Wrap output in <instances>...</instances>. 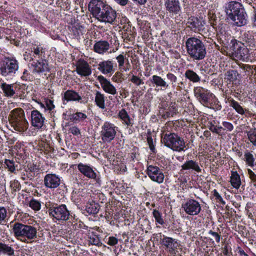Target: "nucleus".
Segmentation results:
<instances>
[{"label": "nucleus", "instance_id": "nucleus-48", "mask_svg": "<svg viewBox=\"0 0 256 256\" xmlns=\"http://www.w3.org/2000/svg\"><path fill=\"white\" fill-rule=\"evenodd\" d=\"M166 78L168 80L170 81V83L173 86H174V84L177 82L178 78L176 76H175L174 74L168 72L166 74Z\"/></svg>", "mask_w": 256, "mask_h": 256}, {"label": "nucleus", "instance_id": "nucleus-20", "mask_svg": "<svg viewBox=\"0 0 256 256\" xmlns=\"http://www.w3.org/2000/svg\"><path fill=\"white\" fill-rule=\"evenodd\" d=\"M204 21L198 19V18L191 16L187 22L188 26L194 32L200 31L204 29Z\"/></svg>", "mask_w": 256, "mask_h": 256}, {"label": "nucleus", "instance_id": "nucleus-44", "mask_svg": "<svg viewBox=\"0 0 256 256\" xmlns=\"http://www.w3.org/2000/svg\"><path fill=\"white\" fill-rule=\"evenodd\" d=\"M244 160L246 164L249 166L252 167L254 166V158L253 155L250 152H246L244 154Z\"/></svg>", "mask_w": 256, "mask_h": 256}, {"label": "nucleus", "instance_id": "nucleus-26", "mask_svg": "<svg viewBox=\"0 0 256 256\" xmlns=\"http://www.w3.org/2000/svg\"><path fill=\"white\" fill-rule=\"evenodd\" d=\"M162 244L163 246H164L171 253L174 252L175 250L179 246L178 243L174 239L166 236H164L162 240Z\"/></svg>", "mask_w": 256, "mask_h": 256}, {"label": "nucleus", "instance_id": "nucleus-60", "mask_svg": "<svg viewBox=\"0 0 256 256\" xmlns=\"http://www.w3.org/2000/svg\"><path fill=\"white\" fill-rule=\"evenodd\" d=\"M209 234L212 235L216 239V240L217 242H219L220 239V236L217 232H213L212 230H210L208 232Z\"/></svg>", "mask_w": 256, "mask_h": 256}, {"label": "nucleus", "instance_id": "nucleus-53", "mask_svg": "<svg viewBox=\"0 0 256 256\" xmlns=\"http://www.w3.org/2000/svg\"><path fill=\"white\" fill-rule=\"evenodd\" d=\"M118 242V240L114 236H110L108 238L107 244L110 246H114Z\"/></svg>", "mask_w": 256, "mask_h": 256}, {"label": "nucleus", "instance_id": "nucleus-16", "mask_svg": "<svg viewBox=\"0 0 256 256\" xmlns=\"http://www.w3.org/2000/svg\"><path fill=\"white\" fill-rule=\"evenodd\" d=\"M166 10L172 14H179L181 11L180 2L178 0H165Z\"/></svg>", "mask_w": 256, "mask_h": 256}, {"label": "nucleus", "instance_id": "nucleus-27", "mask_svg": "<svg viewBox=\"0 0 256 256\" xmlns=\"http://www.w3.org/2000/svg\"><path fill=\"white\" fill-rule=\"evenodd\" d=\"M34 67L33 73H40L48 70V64L46 60H42L41 61L34 62L32 64Z\"/></svg>", "mask_w": 256, "mask_h": 256}, {"label": "nucleus", "instance_id": "nucleus-29", "mask_svg": "<svg viewBox=\"0 0 256 256\" xmlns=\"http://www.w3.org/2000/svg\"><path fill=\"white\" fill-rule=\"evenodd\" d=\"M109 47L110 44L107 41L100 40L94 44V49L95 52L102 54L106 52L109 49Z\"/></svg>", "mask_w": 256, "mask_h": 256}, {"label": "nucleus", "instance_id": "nucleus-22", "mask_svg": "<svg viewBox=\"0 0 256 256\" xmlns=\"http://www.w3.org/2000/svg\"><path fill=\"white\" fill-rule=\"evenodd\" d=\"M98 69L104 74H111L114 72V63L110 60H104L98 64Z\"/></svg>", "mask_w": 256, "mask_h": 256}, {"label": "nucleus", "instance_id": "nucleus-13", "mask_svg": "<svg viewBox=\"0 0 256 256\" xmlns=\"http://www.w3.org/2000/svg\"><path fill=\"white\" fill-rule=\"evenodd\" d=\"M240 40L242 45L245 44L246 47H248L252 49L256 46V40L254 38V33L252 31H247L244 32L240 36Z\"/></svg>", "mask_w": 256, "mask_h": 256}, {"label": "nucleus", "instance_id": "nucleus-39", "mask_svg": "<svg viewBox=\"0 0 256 256\" xmlns=\"http://www.w3.org/2000/svg\"><path fill=\"white\" fill-rule=\"evenodd\" d=\"M0 252H2L8 256L14 254V250L8 244L0 242Z\"/></svg>", "mask_w": 256, "mask_h": 256}, {"label": "nucleus", "instance_id": "nucleus-34", "mask_svg": "<svg viewBox=\"0 0 256 256\" xmlns=\"http://www.w3.org/2000/svg\"><path fill=\"white\" fill-rule=\"evenodd\" d=\"M87 118V116L81 112H76L70 116V120L74 123H78L83 122Z\"/></svg>", "mask_w": 256, "mask_h": 256}, {"label": "nucleus", "instance_id": "nucleus-15", "mask_svg": "<svg viewBox=\"0 0 256 256\" xmlns=\"http://www.w3.org/2000/svg\"><path fill=\"white\" fill-rule=\"evenodd\" d=\"M116 11L108 5V8L104 10L98 21L113 24L116 20Z\"/></svg>", "mask_w": 256, "mask_h": 256}, {"label": "nucleus", "instance_id": "nucleus-47", "mask_svg": "<svg viewBox=\"0 0 256 256\" xmlns=\"http://www.w3.org/2000/svg\"><path fill=\"white\" fill-rule=\"evenodd\" d=\"M125 59V56L122 54H120L116 57V60L118 64L119 68H123L125 71H126V69L124 68Z\"/></svg>", "mask_w": 256, "mask_h": 256}, {"label": "nucleus", "instance_id": "nucleus-7", "mask_svg": "<svg viewBox=\"0 0 256 256\" xmlns=\"http://www.w3.org/2000/svg\"><path fill=\"white\" fill-rule=\"evenodd\" d=\"M48 212L50 216L58 220H67L70 215L64 204H54L48 208Z\"/></svg>", "mask_w": 256, "mask_h": 256}, {"label": "nucleus", "instance_id": "nucleus-38", "mask_svg": "<svg viewBox=\"0 0 256 256\" xmlns=\"http://www.w3.org/2000/svg\"><path fill=\"white\" fill-rule=\"evenodd\" d=\"M228 103L230 106L233 108L239 114H244V110L242 107L234 99H228Z\"/></svg>", "mask_w": 256, "mask_h": 256}, {"label": "nucleus", "instance_id": "nucleus-58", "mask_svg": "<svg viewBox=\"0 0 256 256\" xmlns=\"http://www.w3.org/2000/svg\"><path fill=\"white\" fill-rule=\"evenodd\" d=\"M222 126L224 127L225 129H226L228 131H232L234 128L233 125L227 122H222Z\"/></svg>", "mask_w": 256, "mask_h": 256}, {"label": "nucleus", "instance_id": "nucleus-30", "mask_svg": "<svg viewBox=\"0 0 256 256\" xmlns=\"http://www.w3.org/2000/svg\"><path fill=\"white\" fill-rule=\"evenodd\" d=\"M118 118L123 121V123L126 125L128 126L133 125L132 120L130 118L125 109L122 108L119 111Z\"/></svg>", "mask_w": 256, "mask_h": 256}, {"label": "nucleus", "instance_id": "nucleus-63", "mask_svg": "<svg viewBox=\"0 0 256 256\" xmlns=\"http://www.w3.org/2000/svg\"><path fill=\"white\" fill-rule=\"evenodd\" d=\"M248 56L250 57V58H253L252 59L250 58L251 60L256 61V51H254L252 52H251L249 54Z\"/></svg>", "mask_w": 256, "mask_h": 256}, {"label": "nucleus", "instance_id": "nucleus-37", "mask_svg": "<svg viewBox=\"0 0 256 256\" xmlns=\"http://www.w3.org/2000/svg\"><path fill=\"white\" fill-rule=\"evenodd\" d=\"M86 210L89 214H96L99 211V205L94 202L88 204L86 206Z\"/></svg>", "mask_w": 256, "mask_h": 256}, {"label": "nucleus", "instance_id": "nucleus-5", "mask_svg": "<svg viewBox=\"0 0 256 256\" xmlns=\"http://www.w3.org/2000/svg\"><path fill=\"white\" fill-rule=\"evenodd\" d=\"M18 69V62L15 58H5L0 64V74L4 76L14 75Z\"/></svg>", "mask_w": 256, "mask_h": 256}, {"label": "nucleus", "instance_id": "nucleus-1", "mask_svg": "<svg viewBox=\"0 0 256 256\" xmlns=\"http://www.w3.org/2000/svg\"><path fill=\"white\" fill-rule=\"evenodd\" d=\"M186 52L188 56L194 60H200L206 57V46L200 39L190 37L186 42Z\"/></svg>", "mask_w": 256, "mask_h": 256}, {"label": "nucleus", "instance_id": "nucleus-9", "mask_svg": "<svg viewBox=\"0 0 256 256\" xmlns=\"http://www.w3.org/2000/svg\"><path fill=\"white\" fill-rule=\"evenodd\" d=\"M100 136L104 142H110L113 140L116 134V127L108 122H105L102 126Z\"/></svg>", "mask_w": 256, "mask_h": 256}, {"label": "nucleus", "instance_id": "nucleus-61", "mask_svg": "<svg viewBox=\"0 0 256 256\" xmlns=\"http://www.w3.org/2000/svg\"><path fill=\"white\" fill-rule=\"evenodd\" d=\"M240 67V68L244 70H245L246 71H249L251 70L253 67V66H250L248 64H240L239 65Z\"/></svg>", "mask_w": 256, "mask_h": 256}, {"label": "nucleus", "instance_id": "nucleus-12", "mask_svg": "<svg viewBox=\"0 0 256 256\" xmlns=\"http://www.w3.org/2000/svg\"><path fill=\"white\" fill-rule=\"evenodd\" d=\"M247 17V14L242 7V9L238 10L228 18L234 22V24L238 26H242L246 24Z\"/></svg>", "mask_w": 256, "mask_h": 256}, {"label": "nucleus", "instance_id": "nucleus-3", "mask_svg": "<svg viewBox=\"0 0 256 256\" xmlns=\"http://www.w3.org/2000/svg\"><path fill=\"white\" fill-rule=\"evenodd\" d=\"M8 120L12 126L16 131L24 132L28 128V122L25 118L24 111L21 108L12 110L9 114Z\"/></svg>", "mask_w": 256, "mask_h": 256}, {"label": "nucleus", "instance_id": "nucleus-17", "mask_svg": "<svg viewBox=\"0 0 256 256\" xmlns=\"http://www.w3.org/2000/svg\"><path fill=\"white\" fill-rule=\"evenodd\" d=\"M44 186L50 188H55L60 184V178L55 174H48L45 176L44 180Z\"/></svg>", "mask_w": 256, "mask_h": 256}, {"label": "nucleus", "instance_id": "nucleus-14", "mask_svg": "<svg viewBox=\"0 0 256 256\" xmlns=\"http://www.w3.org/2000/svg\"><path fill=\"white\" fill-rule=\"evenodd\" d=\"M194 91L196 98L203 104H206L212 95L208 90L200 86L194 88Z\"/></svg>", "mask_w": 256, "mask_h": 256}, {"label": "nucleus", "instance_id": "nucleus-62", "mask_svg": "<svg viewBox=\"0 0 256 256\" xmlns=\"http://www.w3.org/2000/svg\"><path fill=\"white\" fill-rule=\"evenodd\" d=\"M117 4L122 6H125L128 3V0H114Z\"/></svg>", "mask_w": 256, "mask_h": 256}, {"label": "nucleus", "instance_id": "nucleus-11", "mask_svg": "<svg viewBox=\"0 0 256 256\" xmlns=\"http://www.w3.org/2000/svg\"><path fill=\"white\" fill-rule=\"evenodd\" d=\"M146 174L150 180L158 184H162L164 180V174L162 170L157 166L150 165L146 168Z\"/></svg>", "mask_w": 256, "mask_h": 256}, {"label": "nucleus", "instance_id": "nucleus-57", "mask_svg": "<svg viewBox=\"0 0 256 256\" xmlns=\"http://www.w3.org/2000/svg\"><path fill=\"white\" fill-rule=\"evenodd\" d=\"M34 52L36 55L42 56L44 52V48L40 46H38L36 48H34Z\"/></svg>", "mask_w": 256, "mask_h": 256}, {"label": "nucleus", "instance_id": "nucleus-46", "mask_svg": "<svg viewBox=\"0 0 256 256\" xmlns=\"http://www.w3.org/2000/svg\"><path fill=\"white\" fill-rule=\"evenodd\" d=\"M29 206L34 210L38 211L40 209L41 204L39 201L32 199L29 202Z\"/></svg>", "mask_w": 256, "mask_h": 256}, {"label": "nucleus", "instance_id": "nucleus-4", "mask_svg": "<svg viewBox=\"0 0 256 256\" xmlns=\"http://www.w3.org/2000/svg\"><path fill=\"white\" fill-rule=\"evenodd\" d=\"M162 142L164 145L174 151L182 152L184 150L185 142L183 138L174 133H168L163 134Z\"/></svg>", "mask_w": 256, "mask_h": 256}, {"label": "nucleus", "instance_id": "nucleus-32", "mask_svg": "<svg viewBox=\"0 0 256 256\" xmlns=\"http://www.w3.org/2000/svg\"><path fill=\"white\" fill-rule=\"evenodd\" d=\"M230 183L232 186L236 189H238L240 184L241 180L240 176L237 172H232L230 176Z\"/></svg>", "mask_w": 256, "mask_h": 256}, {"label": "nucleus", "instance_id": "nucleus-6", "mask_svg": "<svg viewBox=\"0 0 256 256\" xmlns=\"http://www.w3.org/2000/svg\"><path fill=\"white\" fill-rule=\"evenodd\" d=\"M229 51L234 59L244 60L248 58V48L240 42H233Z\"/></svg>", "mask_w": 256, "mask_h": 256}, {"label": "nucleus", "instance_id": "nucleus-28", "mask_svg": "<svg viewBox=\"0 0 256 256\" xmlns=\"http://www.w3.org/2000/svg\"><path fill=\"white\" fill-rule=\"evenodd\" d=\"M63 100L68 101H78L82 100V97L80 94L74 90H68L62 96Z\"/></svg>", "mask_w": 256, "mask_h": 256}, {"label": "nucleus", "instance_id": "nucleus-40", "mask_svg": "<svg viewBox=\"0 0 256 256\" xmlns=\"http://www.w3.org/2000/svg\"><path fill=\"white\" fill-rule=\"evenodd\" d=\"M88 244L89 245L92 244L100 247L102 246V242H100L98 236L92 235L88 237Z\"/></svg>", "mask_w": 256, "mask_h": 256}, {"label": "nucleus", "instance_id": "nucleus-21", "mask_svg": "<svg viewBox=\"0 0 256 256\" xmlns=\"http://www.w3.org/2000/svg\"><path fill=\"white\" fill-rule=\"evenodd\" d=\"M76 72L81 76H88L92 73L91 68L87 62L80 60L76 66Z\"/></svg>", "mask_w": 256, "mask_h": 256}, {"label": "nucleus", "instance_id": "nucleus-42", "mask_svg": "<svg viewBox=\"0 0 256 256\" xmlns=\"http://www.w3.org/2000/svg\"><path fill=\"white\" fill-rule=\"evenodd\" d=\"M153 216L156 222L161 225L164 224V220L162 217V214L158 210L154 209L152 212Z\"/></svg>", "mask_w": 256, "mask_h": 256}, {"label": "nucleus", "instance_id": "nucleus-18", "mask_svg": "<svg viewBox=\"0 0 256 256\" xmlns=\"http://www.w3.org/2000/svg\"><path fill=\"white\" fill-rule=\"evenodd\" d=\"M97 80L100 82L104 90L110 94L114 95L116 94V90L115 87L103 76H99Z\"/></svg>", "mask_w": 256, "mask_h": 256}, {"label": "nucleus", "instance_id": "nucleus-52", "mask_svg": "<svg viewBox=\"0 0 256 256\" xmlns=\"http://www.w3.org/2000/svg\"><path fill=\"white\" fill-rule=\"evenodd\" d=\"M10 187L14 192H16L20 190V184L18 180H14L10 182Z\"/></svg>", "mask_w": 256, "mask_h": 256}, {"label": "nucleus", "instance_id": "nucleus-31", "mask_svg": "<svg viewBox=\"0 0 256 256\" xmlns=\"http://www.w3.org/2000/svg\"><path fill=\"white\" fill-rule=\"evenodd\" d=\"M185 77L192 82H200V78L194 70L188 69L187 70L184 74Z\"/></svg>", "mask_w": 256, "mask_h": 256}, {"label": "nucleus", "instance_id": "nucleus-50", "mask_svg": "<svg viewBox=\"0 0 256 256\" xmlns=\"http://www.w3.org/2000/svg\"><path fill=\"white\" fill-rule=\"evenodd\" d=\"M4 164L7 166V168L8 169L9 171L11 172H14L15 170V166L14 164V162L13 160H6L4 162Z\"/></svg>", "mask_w": 256, "mask_h": 256}, {"label": "nucleus", "instance_id": "nucleus-64", "mask_svg": "<svg viewBox=\"0 0 256 256\" xmlns=\"http://www.w3.org/2000/svg\"><path fill=\"white\" fill-rule=\"evenodd\" d=\"M212 192L213 195L216 198V200H218L219 198H220L221 196L216 190H214Z\"/></svg>", "mask_w": 256, "mask_h": 256}, {"label": "nucleus", "instance_id": "nucleus-19", "mask_svg": "<svg viewBox=\"0 0 256 256\" xmlns=\"http://www.w3.org/2000/svg\"><path fill=\"white\" fill-rule=\"evenodd\" d=\"M44 120L42 114L38 110L32 111L31 124L33 126L38 128H41L44 125Z\"/></svg>", "mask_w": 256, "mask_h": 256}, {"label": "nucleus", "instance_id": "nucleus-49", "mask_svg": "<svg viewBox=\"0 0 256 256\" xmlns=\"http://www.w3.org/2000/svg\"><path fill=\"white\" fill-rule=\"evenodd\" d=\"M7 216L6 210L3 206H0V224L4 222Z\"/></svg>", "mask_w": 256, "mask_h": 256}, {"label": "nucleus", "instance_id": "nucleus-55", "mask_svg": "<svg viewBox=\"0 0 256 256\" xmlns=\"http://www.w3.org/2000/svg\"><path fill=\"white\" fill-rule=\"evenodd\" d=\"M45 102L46 108L48 110H52L54 108L55 106L52 100H46Z\"/></svg>", "mask_w": 256, "mask_h": 256}, {"label": "nucleus", "instance_id": "nucleus-36", "mask_svg": "<svg viewBox=\"0 0 256 256\" xmlns=\"http://www.w3.org/2000/svg\"><path fill=\"white\" fill-rule=\"evenodd\" d=\"M1 88H2L5 96H12L15 94V92L13 90L12 86L11 84H8L6 83H2L1 84Z\"/></svg>", "mask_w": 256, "mask_h": 256}, {"label": "nucleus", "instance_id": "nucleus-35", "mask_svg": "<svg viewBox=\"0 0 256 256\" xmlns=\"http://www.w3.org/2000/svg\"><path fill=\"white\" fill-rule=\"evenodd\" d=\"M104 94L98 91L96 92L95 96V102L98 106L102 109L105 108L104 104Z\"/></svg>", "mask_w": 256, "mask_h": 256}, {"label": "nucleus", "instance_id": "nucleus-33", "mask_svg": "<svg viewBox=\"0 0 256 256\" xmlns=\"http://www.w3.org/2000/svg\"><path fill=\"white\" fill-rule=\"evenodd\" d=\"M151 82L154 84L156 86L162 87L167 88L168 86V84L160 76L157 75H154L152 76Z\"/></svg>", "mask_w": 256, "mask_h": 256}, {"label": "nucleus", "instance_id": "nucleus-24", "mask_svg": "<svg viewBox=\"0 0 256 256\" xmlns=\"http://www.w3.org/2000/svg\"><path fill=\"white\" fill-rule=\"evenodd\" d=\"M180 170L181 173L184 170H192L197 172H200L202 169L200 168L198 162L193 160H188L181 166Z\"/></svg>", "mask_w": 256, "mask_h": 256}, {"label": "nucleus", "instance_id": "nucleus-10", "mask_svg": "<svg viewBox=\"0 0 256 256\" xmlns=\"http://www.w3.org/2000/svg\"><path fill=\"white\" fill-rule=\"evenodd\" d=\"M182 208L185 212L190 216L198 214L202 210L200 204L194 199H188L182 204Z\"/></svg>", "mask_w": 256, "mask_h": 256}, {"label": "nucleus", "instance_id": "nucleus-23", "mask_svg": "<svg viewBox=\"0 0 256 256\" xmlns=\"http://www.w3.org/2000/svg\"><path fill=\"white\" fill-rule=\"evenodd\" d=\"M78 170L85 176L92 179L96 178V174L90 166L80 163L78 164Z\"/></svg>", "mask_w": 256, "mask_h": 256}, {"label": "nucleus", "instance_id": "nucleus-56", "mask_svg": "<svg viewBox=\"0 0 256 256\" xmlns=\"http://www.w3.org/2000/svg\"><path fill=\"white\" fill-rule=\"evenodd\" d=\"M147 142L149 146V148L152 152H154L155 148L153 140L150 136L147 138Z\"/></svg>", "mask_w": 256, "mask_h": 256}, {"label": "nucleus", "instance_id": "nucleus-25", "mask_svg": "<svg viewBox=\"0 0 256 256\" xmlns=\"http://www.w3.org/2000/svg\"><path fill=\"white\" fill-rule=\"evenodd\" d=\"M242 5L238 2L232 1L228 2L225 6V12L228 17L236 12L238 10L242 9Z\"/></svg>", "mask_w": 256, "mask_h": 256}, {"label": "nucleus", "instance_id": "nucleus-54", "mask_svg": "<svg viewBox=\"0 0 256 256\" xmlns=\"http://www.w3.org/2000/svg\"><path fill=\"white\" fill-rule=\"evenodd\" d=\"M69 131L70 133L75 136H78L80 134V129L76 126H73L70 128Z\"/></svg>", "mask_w": 256, "mask_h": 256}, {"label": "nucleus", "instance_id": "nucleus-43", "mask_svg": "<svg viewBox=\"0 0 256 256\" xmlns=\"http://www.w3.org/2000/svg\"><path fill=\"white\" fill-rule=\"evenodd\" d=\"M246 134L250 142L256 146V128L251 129L250 131L246 132Z\"/></svg>", "mask_w": 256, "mask_h": 256}, {"label": "nucleus", "instance_id": "nucleus-41", "mask_svg": "<svg viewBox=\"0 0 256 256\" xmlns=\"http://www.w3.org/2000/svg\"><path fill=\"white\" fill-rule=\"evenodd\" d=\"M226 78L230 82L236 81L238 76V72L236 70H229L225 74Z\"/></svg>", "mask_w": 256, "mask_h": 256}, {"label": "nucleus", "instance_id": "nucleus-45", "mask_svg": "<svg viewBox=\"0 0 256 256\" xmlns=\"http://www.w3.org/2000/svg\"><path fill=\"white\" fill-rule=\"evenodd\" d=\"M166 112V114L168 116H172L174 114L177 112V109L176 108V104L172 102L168 108Z\"/></svg>", "mask_w": 256, "mask_h": 256}, {"label": "nucleus", "instance_id": "nucleus-59", "mask_svg": "<svg viewBox=\"0 0 256 256\" xmlns=\"http://www.w3.org/2000/svg\"><path fill=\"white\" fill-rule=\"evenodd\" d=\"M248 172L250 178L253 182H256V174L250 170H248Z\"/></svg>", "mask_w": 256, "mask_h": 256}, {"label": "nucleus", "instance_id": "nucleus-51", "mask_svg": "<svg viewBox=\"0 0 256 256\" xmlns=\"http://www.w3.org/2000/svg\"><path fill=\"white\" fill-rule=\"evenodd\" d=\"M130 80L137 86H139L141 84H143L144 83L140 78L134 75L132 76Z\"/></svg>", "mask_w": 256, "mask_h": 256}, {"label": "nucleus", "instance_id": "nucleus-8", "mask_svg": "<svg viewBox=\"0 0 256 256\" xmlns=\"http://www.w3.org/2000/svg\"><path fill=\"white\" fill-rule=\"evenodd\" d=\"M108 5L106 2L101 0H92L88 8L92 16L99 20L104 10L108 8Z\"/></svg>", "mask_w": 256, "mask_h": 256}, {"label": "nucleus", "instance_id": "nucleus-2", "mask_svg": "<svg viewBox=\"0 0 256 256\" xmlns=\"http://www.w3.org/2000/svg\"><path fill=\"white\" fill-rule=\"evenodd\" d=\"M12 226L14 236L22 242H26L36 238L37 230L33 226L16 222Z\"/></svg>", "mask_w": 256, "mask_h": 256}]
</instances>
